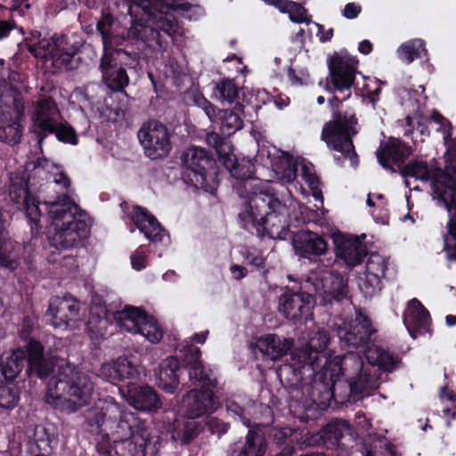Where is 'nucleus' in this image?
Returning a JSON list of instances; mask_svg holds the SVG:
<instances>
[{
  "instance_id": "obj_51",
  "label": "nucleus",
  "mask_w": 456,
  "mask_h": 456,
  "mask_svg": "<svg viewBox=\"0 0 456 456\" xmlns=\"http://www.w3.org/2000/svg\"><path fill=\"white\" fill-rule=\"evenodd\" d=\"M117 373L119 380L134 379L138 375L135 365L126 357H119L116 360Z\"/></svg>"
},
{
  "instance_id": "obj_58",
  "label": "nucleus",
  "mask_w": 456,
  "mask_h": 456,
  "mask_svg": "<svg viewBox=\"0 0 456 456\" xmlns=\"http://www.w3.org/2000/svg\"><path fill=\"white\" fill-rule=\"evenodd\" d=\"M147 247L140 246L131 256L132 267L136 271L144 269L147 265Z\"/></svg>"
},
{
  "instance_id": "obj_41",
  "label": "nucleus",
  "mask_w": 456,
  "mask_h": 456,
  "mask_svg": "<svg viewBox=\"0 0 456 456\" xmlns=\"http://www.w3.org/2000/svg\"><path fill=\"white\" fill-rule=\"evenodd\" d=\"M6 220L4 216L3 208L0 207V265L14 271L19 265V260L14 252L8 249V244L4 240Z\"/></svg>"
},
{
  "instance_id": "obj_59",
  "label": "nucleus",
  "mask_w": 456,
  "mask_h": 456,
  "mask_svg": "<svg viewBox=\"0 0 456 456\" xmlns=\"http://www.w3.org/2000/svg\"><path fill=\"white\" fill-rule=\"evenodd\" d=\"M98 376L111 383L119 381L117 373L116 361L103 363L99 370Z\"/></svg>"
},
{
  "instance_id": "obj_28",
  "label": "nucleus",
  "mask_w": 456,
  "mask_h": 456,
  "mask_svg": "<svg viewBox=\"0 0 456 456\" xmlns=\"http://www.w3.org/2000/svg\"><path fill=\"white\" fill-rule=\"evenodd\" d=\"M293 345L294 339L277 334L261 336L256 342V347L263 356L273 362L284 356L292 348Z\"/></svg>"
},
{
  "instance_id": "obj_44",
  "label": "nucleus",
  "mask_w": 456,
  "mask_h": 456,
  "mask_svg": "<svg viewBox=\"0 0 456 456\" xmlns=\"http://www.w3.org/2000/svg\"><path fill=\"white\" fill-rule=\"evenodd\" d=\"M220 112V129L223 134L231 135L243 126V119L240 116L231 110H218Z\"/></svg>"
},
{
  "instance_id": "obj_62",
  "label": "nucleus",
  "mask_w": 456,
  "mask_h": 456,
  "mask_svg": "<svg viewBox=\"0 0 456 456\" xmlns=\"http://www.w3.org/2000/svg\"><path fill=\"white\" fill-rule=\"evenodd\" d=\"M247 264L260 270L265 267V259L261 255H255L254 253L248 252L245 257Z\"/></svg>"
},
{
  "instance_id": "obj_30",
  "label": "nucleus",
  "mask_w": 456,
  "mask_h": 456,
  "mask_svg": "<svg viewBox=\"0 0 456 456\" xmlns=\"http://www.w3.org/2000/svg\"><path fill=\"white\" fill-rule=\"evenodd\" d=\"M266 444L264 435L259 430L249 429L245 441H238L230 445L228 456H264Z\"/></svg>"
},
{
  "instance_id": "obj_23",
  "label": "nucleus",
  "mask_w": 456,
  "mask_h": 456,
  "mask_svg": "<svg viewBox=\"0 0 456 456\" xmlns=\"http://www.w3.org/2000/svg\"><path fill=\"white\" fill-rule=\"evenodd\" d=\"M290 239L296 253L304 258L322 256L328 249L324 238L314 232H294Z\"/></svg>"
},
{
  "instance_id": "obj_17",
  "label": "nucleus",
  "mask_w": 456,
  "mask_h": 456,
  "mask_svg": "<svg viewBox=\"0 0 456 456\" xmlns=\"http://www.w3.org/2000/svg\"><path fill=\"white\" fill-rule=\"evenodd\" d=\"M120 206L130 221L151 242H161L167 234L166 229L146 208L136 205L129 210L126 202L121 203Z\"/></svg>"
},
{
  "instance_id": "obj_55",
  "label": "nucleus",
  "mask_w": 456,
  "mask_h": 456,
  "mask_svg": "<svg viewBox=\"0 0 456 456\" xmlns=\"http://www.w3.org/2000/svg\"><path fill=\"white\" fill-rule=\"evenodd\" d=\"M109 314L104 305H94L90 308V317L88 323L96 324L99 323V329L106 328V324L109 322Z\"/></svg>"
},
{
  "instance_id": "obj_18",
  "label": "nucleus",
  "mask_w": 456,
  "mask_h": 456,
  "mask_svg": "<svg viewBox=\"0 0 456 456\" xmlns=\"http://www.w3.org/2000/svg\"><path fill=\"white\" fill-rule=\"evenodd\" d=\"M412 152L411 146L400 139L390 137L380 143L376 154L380 166L395 174L399 172Z\"/></svg>"
},
{
  "instance_id": "obj_32",
  "label": "nucleus",
  "mask_w": 456,
  "mask_h": 456,
  "mask_svg": "<svg viewBox=\"0 0 456 456\" xmlns=\"http://www.w3.org/2000/svg\"><path fill=\"white\" fill-rule=\"evenodd\" d=\"M41 129L42 134L37 136V141L39 146L45 142V140L50 134H54L56 139L63 143L77 145L79 142L78 135L75 128L67 121H57L54 123V125H50L44 122L41 124Z\"/></svg>"
},
{
  "instance_id": "obj_15",
  "label": "nucleus",
  "mask_w": 456,
  "mask_h": 456,
  "mask_svg": "<svg viewBox=\"0 0 456 456\" xmlns=\"http://www.w3.org/2000/svg\"><path fill=\"white\" fill-rule=\"evenodd\" d=\"M137 136L145 156L151 160L166 158L172 150L169 130L157 119L143 123Z\"/></svg>"
},
{
  "instance_id": "obj_52",
  "label": "nucleus",
  "mask_w": 456,
  "mask_h": 456,
  "mask_svg": "<svg viewBox=\"0 0 456 456\" xmlns=\"http://www.w3.org/2000/svg\"><path fill=\"white\" fill-rule=\"evenodd\" d=\"M282 13H288L290 20L296 23L309 22L306 18V9L299 3L290 1L287 3L286 8Z\"/></svg>"
},
{
  "instance_id": "obj_31",
  "label": "nucleus",
  "mask_w": 456,
  "mask_h": 456,
  "mask_svg": "<svg viewBox=\"0 0 456 456\" xmlns=\"http://www.w3.org/2000/svg\"><path fill=\"white\" fill-rule=\"evenodd\" d=\"M365 285L379 284L381 279L389 281L395 274L394 269L389 267V257H385L378 252L370 254L365 265Z\"/></svg>"
},
{
  "instance_id": "obj_46",
  "label": "nucleus",
  "mask_w": 456,
  "mask_h": 456,
  "mask_svg": "<svg viewBox=\"0 0 456 456\" xmlns=\"http://www.w3.org/2000/svg\"><path fill=\"white\" fill-rule=\"evenodd\" d=\"M189 379L193 385L202 387H215L216 381L212 378V371L205 368L203 362L195 367H190Z\"/></svg>"
},
{
  "instance_id": "obj_7",
  "label": "nucleus",
  "mask_w": 456,
  "mask_h": 456,
  "mask_svg": "<svg viewBox=\"0 0 456 456\" xmlns=\"http://www.w3.org/2000/svg\"><path fill=\"white\" fill-rule=\"evenodd\" d=\"M8 192L11 200L20 205L24 210L32 238L37 237L42 232L40 208L41 201L33 194L29 188V178L25 173H12L10 175Z\"/></svg>"
},
{
  "instance_id": "obj_57",
  "label": "nucleus",
  "mask_w": 456,
  "mask_h": 456,
  "mask_svg": "<svg viewBox=\"0 0 456 456\" xmlns=\"http://www.w3.org/2000/svg\"><path fill=\"white\" fill-rule=\"evenodd\" d=\"M381 85L382 82L378 78L370 80V83L364 85L366 96L369 98L370 102L373 107H375L377 102L379 101V94H381L382 90Z\"/></svg>"
},
{
  "instance_id": "obj_42",
  "label": "nucleus",
  "mask_w": 456,
  "mask_h": 456,
  "mask_svg": "<svg viewBox=\"0 0 456 456\" xmlns=\"http://www.w3.org/2000/svg\"><path fill=\"white\" fill-rule=\"evenodd\" d=\"M427 53L428 50L425 47V42L421 39L408 41L398 49L399 58L407 64L421 58L422 55H427Z\"/></svg>"
},
{
  "instance_id": "obj_64",
  "label": "nucleus",
  "mask_w": 456,
  "mask_h": 456,
  "mask_svg": "<svg viewBox=\"0 0 456 456\" xmlns=\"http://www.w3.org/2000/svg\"><path fill=\"white\" fill-rule=\"evenodd\" d=\"M230 272L235 280H240L247 276L248 269L242 265L234 264L230 267Z\"/></svg>"
},
{
  "instance_id": "obj_38",
  "label": "nucleus",
  "mask_w": 456,
  "mask_h": 456,
  "mask_svg": "<svg viewBox=\"0 0 456 456\" xmlns=\"http://www.w3.org/2000/svg\"><path fill=\"white\" fill-rule=\"evenodd\" d=\"M28 357L22 349L13 350L10 354L3 356L0 362L1 371L5 379L12 380L21 372Z\"/></svg>"
},
{
  "instance_id": "obj_19",
  "label": "nucleus",
  "mask_w": 456,
  "mask_h": 456,
  "mask_svg": "<svg viewBox=\"0 0 456 456\" xmlns=\"http://www.w3.org/2000/svg\"><path fill=\"white\" fill-rule=\"evenodd\" d=\"M28 352V376L35 375L40 379H45L51 373H55V368L58 369L60 362H66L63 359L55 357H45L43 354L44 347L37 340H30L27 346Z\"/></svg>"
},
{
  "instance_id": "obj_29",
  "label": "nucleus",
  "mask_w": 456,
  "mask_h": 456,
  "mask_svg": "<svg viewBox=\"0 0 456 456\" xmlns=\"http://www.w3.org/2000/svg\"><path fill=\"white\" fill-rule=\"evenodd\" d=\"M61 117V111L57 103L51 96H45L38 100L32 116V124L29 127L30 133L38 136L42 134L41 124L47 123L54 125Z\"/></svg>"
},
{
  "instance_id": "obj_16",
  "label": "nucleus",
  "mask_w": 456,
  "mask_h": 456,
  "mask_svg": "<svg viewBox=\"0 0 456 456\" xmlns=\"http://www.w3.org/2000/svg\"><path fill=\"white\" fill-rule=\"evenodd\" d=\"M79 310V303L74 297H53L45 317L53 329L64 330L77 319Z\"/></svg>"
},
{
  "instance_id": "obj_61",
  "label": "nucleus",
  "mask_w": 456,
  "mask_h": 456,
  "mask_svg": "<svg viewBox=\"0 0 456 456\" xmlns=\"http://www.w3.org/2000/svg\"><path fill=\"white\" fill-rule=\"evenodd\" d=\"M302 177L305 181V183L309 185V187H314L315 183H320L318 176L313 171V169L306 166L303 165L301 168Z\"/></svg>"
},
{
  "instance_id": "obj_11",
  "label": "nucleus",
  "mask_w": 456,
  "mask_h": 456,
  "mask_svg": "<svg viewBox=\"0 0 456 456\" xmlns=\"http://www.w3.org/2000/svg\"><path fill=\"white\" fill-rule=\"evenodd\" d=\"M440 200L450 213L446 224L447 233L444 235V250L448 257L456 261V162L442 172Z\"/></svg>"
},
{
  "instance_id": "obj_34",
  "label": "nucleus",
  "mask_w": 456,
  "mask_h": 456,
  "mask_svg": "<svg viewBox=\"0 0 456 456\" xmlns=\"http://www.w3.org/2000/svg\"><path fill=\"white\" fill-rule=\"evenodd\" d=\"M15 109V118L5 126H0V141L9 145H15L20 142L23 133V127L20 120L24 116V104L17 98L12 101Z\"/></svg>"
},
{
  "instance_id": "obj_36",
  "label": "nucleus",
  "mask_w": 456,
  "mask_h": 456,
  "mask_svg": "<svg viewBox=\"0 0 456 456\" xmlns=\"http://www.w3.org/2000/svg\"><path fill=\"white\" fill-rule=\"evenodd\" d=\"M350 434V426L346 420H335L327 424L321 431L320 437L328 449L339 447L342 438Z\"/></svg>"
},
{
  "instance_id": "obj_21",
  "label": "nucleus",
  "mask_w": 456,
  "mask_h": 456,
  "mask_svg": "<svg viewBox=\"0 0 456 456\" xmlns=\"http://www.w3.org/2000/svg\"><path fill=\"white\" fill-rule=\"evenodd\" d=\"M182 408L186 418L194 419L214 411L217 401L211 390L191 389L184 395Z\"/></svg>"
},
{
  "instance_id": "obj_50",
  "label": "nucleus",
  "mask_w": 456,
  "mask_h": 456,
  "mask_svg": "<svg viewBox=\"0 0 456 456\" xmlns=\"http://www.w3.org/2000/svg\"><path fill=\"white\" fill-rule=\"evenodd\" d=\"M18 401L19 393L15 386L0 387V407L12 409L17 405Z\"/></svg>"
},
{
  "instance_id": "obj_12",
  "label": "nucleus",
  "mask_w": 456,
  "mask_h": 456,
  "mask_svg": "<svg viewBox=\"0 0 456 456\" xmlns=\"http://www.w3.org/2000/svg\"><path fill=\"white\" fill-rule=\"evenodd\" d=\"M117 325L130 333L140 334L151 343L159 342L163 333L157 321L139 307L126 305L112 314Z\"/></svg>"
},
{
  "instance_id": "obj_49",
  "label": "nucleus",
  "mask_w": 456,
  "mask_h": 456,
  "mask_svg": "<svg viewBox=\"0 0 456 456\" xmlns=\"http://www.w3.org/2000/svg\"><path fill=\"white\" fill-rule=\"evenodd\" d=\"M205 141L209 147L215 149L220 160H223L225 155L230 154L227 151L228 150H230V146L225 142V138L223 135L216 132H208L206 134Z\"/></svg>"
},
{
  "instance_id": "obj_56",
  "label": "nucleus",
  "mask_w": 456,
  "mask_h": 456,
  "mask_svg": "<svg viewBox=\"0 0 456 456\" xmlns=\"http://www.w3.org/2000/svg\"><path fill=\"white\" fill-rule=\"evenodd\" d=\"M114 20L110 14H103L101 20L96 24V30L102 36L104 48L108 43L111 41L110 29L113 25Z\"/></svg>"
},
{
  "instance_id": "obj_1",
  "label": "nucleus",
  "mask_w": 456,
  "mask_h": 456,
  "mask_svg": "<svg viewBox=\"0 0 456 456\" xmlns=\"http://www.w3.org/2000/svg\"><path fill=\"white\" fill-rule=\"evenodd\" d=\"M364 354L367 365L354 353L330 359L320 377H329L331 384L314 379L311 385V400L316 404H329L331 399L340 403L358 400L360 395L379 387V369L392 371L398 363L396 357L376 345L364 349Z\"/></svg>"
},
{
  "instance_id": "obj_40",
  "label": "nucleus",
  "mask_w": 456,
  "mask_h": 456,
  "mask_svg": "<svg viewBox=\"0 0 456 456\" xmlns=\"http://www.w3.org/2000/svg\"><path fill=\"white\" fill-rule=\"evenodd\" d=\"M402 177H411L416 180L428 181L433 176V169L423 160H410L407 164L404 163L399 170Z\"/></svg>"
},
{
  "instance_id": "obj_43",
  "label": "nucleus",
  "mask_w": 456,
  "mask_h": 456,
  "mask_svg": "<svg viewBox=\"0 0 456 456\" xmlns=\"http://www.w3.org/2000/svg\"><path fill=\"white\" fill-rule=\"evenodd\" d=\"M213 94L222 102L232 103L239 97V87L234 80L224 77L216 83Z\"/></svg>"
},
{
  "instance_id": "obj_33",
  "label": "nucleus",
  "mask_w": 456,
  "mask_h": 456,
  "mask_svg": "<svg viewBox=\"0 0 456 456\" xmlns=\"http://www.w3.org/2000/svg\"><path fill=\"white\" fill-rule=\"evenodd\" d=\"M179 362L175 357L163 360L156 372L158 386L167 393L173 394L179 384Z\"/></svg>"
},
{
  "instance_id": "obj_63",
  "label": "nucleus",
  "mask_w": 456,
  "mask_h": 456,
  "mask_svg": "<svg viewBox=\"0 0 456 456\" xmlns=\"http://www.w3.org/2000/svg\"><path fill=\"white\" fill-rule=\"evenodd\" d=\"M199 106L202 108L206 115L208 117V118L213 122L214 118H216V112L219 110L216 109V107L212 104L206 98H202L200 102H199Z\"/></svg>"
},
{
  "instance_id": "obj_54",
  "label": "nucleus",
  "mask_w": 456,
  "mask_h": 456,
  "mask_svg": "<svg viewBox=\"0 0 456 456\" xmlns=\"http://www.w3.org/2000/svg\"><path fill=\"white\" fill-rule=\"evenodd\" d=\"M184 363L190 367H195L197 364L202 362L200 361L201 351L199 347L193 345H186L180 350Z\"/></svg>"
},
{
  "instance_id": "obj_22",
  "label": "nucleus",
  "mask_w": 456,
  "mask_h": 456,
  "mask_svg": "<svg viewBox=\"0 0 456 456\" xmlns=\"http://www.w3.org/2000/svg\"><path fill=\"white\" fill-rule=\"evenodd\" d=\"M99 69L102 72V83L111 91L121 92L128 86L129 77L126 69L118 64L112 53L104 51Z\"/></svg>"
},
{
  "instance_id": "obj_2",
  "label": "nucleus",
  "mask_w": 456,
  "mask_h": 456,
  "mask_svg": "<svg viewBox=\"0 0 456 456\" xmlns=\"http://www.w3.org/2000/svg\"><path fill=\"white\" fill-rule=\"evenodd\" d=\"M358 64L357 57L352 56L346 50L335 52L328 57L325 90L333 94L328 99L331 118L324 124L321 134V139L327 147L340 152L354 167L359 165V156L353 142L359 133L358 118L354 110L344 109V102L352 96Z\"/></svg>"
},
{
  "instance_id": "obj_35",
  "label": "nucleus",
  "mask_w": 456,
  "mask_h": 456,
  "mask_svg": "<svg viewBox=\"0 0 456 456\" xmlns=\"http://www.w3.org/2000/svg\"><path fill=\"white\" fill-rule=\"evenodd\" d=\"M129 403L135 409L145 411H156L161 406L158 394L149 386L139 387L131 391Z\"/></svg>"
},
{
  "instance_id": "obj_27",
  "label": "nucleus",
  "mask_w": 456,
  "mask_h": 456,
  "mask_svg": "<svg viewBox=\"0 0 456 456\" xmlns=\"http://www.w3.org/2000/svg\"><path fill=\"white\" fill-rule=\"evenodd\" d=\"M430 315L428 311L416 298L408 303L403 314V323L413 338L428 331Z\"/></svg>"
},
{
  "instance_id": "obj_10",
  "label": "nucleus",
  "mask_w": 456,
  "mask_h": 456,
  "mask_svg": "<svg viewBox=\"0 0 456 456\" xmlns=\"http://www.w3.org/2000/svg\"><path fill=\"white\" fill-rule=\"evenodd\" d=\"M222 161L224 167L235 180L232 183L233 189L239 197L244 200V202L248 201L255 196L254 191H264L268 186L262 185L254 176L256 168L251 159L230 153L225 155Z\"/></svg>"
},
{
  "instance_id": "obj_48",
  "label": "nucleus",
  "mask_w": 456,
  "mask_h": 456,
  "mask_svg": "<svg viewBox=\"0 0 456 456\" xmlns=\"http://www.w3.org/2000/svg\"><path fill=\"white\" fill-rule=\"evenodd\" d=\"M347 287H320L316 289L318 298L322 305L330 304L333 300L341 301L347 295Z\"/></svg>"
},
{
  "instance_id": "obj_8",
  "label": "nucleus",
  "mask_w": 456,
  "mask_h": 456,
  "mask_svg": "<svg viewBox=\"0 0 456 456\" xmlns=\"http://www.w3.org/2000/svg\"><path fill=\"white\" fill-rule=\"evenodd\" d=\"M51 213L55 221L62 222V226L48 237L51 248L61 251L85 245L91 230L85 220L77 219L70 211L62 208L52 210Z\"/></svg>"
},
{
  "instance_id": "obj_45",
  "label": "nucleus",
  "mask_w": 456,
  "mask_h": 456,
  "mask_svg": "<svg viewBox=\"0 0 456 456\" xmlns=\"http://www.w3.org/2000/svg\"><path fill=\"white\" fill-rule=\"evenodd\" d=\"M200 432V426L193 420H188L172 433V438L181 444H188L196 438Z\"/></svg>"
},
{
  "instance_id": "obj_39",
  "label": "nucleus",
  "mask_w": 456,
  "mask_h": 456,
  "mask_svg": "<svg viewBox=\"0 0 456 456\" xmlns=\"http://www.w3.org/2000/svg\"><path fill=\"white\" fill-rule=\"evenodd\" d=\"M226 411L230 416L240 420L244 426L251 427L250 411L254 403L247 397L232 396L226 400Z\"/></svg>"
},
{
  "instance_id": "obj_37",
  "label": "nucleus",
  "mask_w": 456,
  "mask_h": 456,
  "mask_svg": "<svg viewBox=\"0 0 456 456\" xmlns=\"http://www.w3.org/2000/svg\"><path fill=\"white\" fill-rule=\"evenodd\" d=\"M269 164L273 170L284 180L292 183L297 176V161L289 152L281 151V156L271 158L268 153Z\"/></svg>"
},
{
  "instance_id": "obj_3",
  "label": "nucleus",
  "mask_w": 456,
  "mask_h": 456,
  "mask_svg": "<svg viewBox=\"0 0 456 456\" xmlns=\"http://www.w3.org/2000/svg\"><path fill=\"white\" fill-rule=\"evenodd\" d=\"M248 201L243 202L239 219L244 230L252 235L273 240L290 239L293 232L288 221L289 210L279 200L275 189L267 186L264 191H254Z\"/></svg>"
},
{
  "instance_id": "obj_60",
  "label": "nucleus",
  "mask_w": 456,
  "mask_h": 456,
  "mask_svg": "<svg viewBox=\"0 0 456 456\" xmlns=\"http://www.w3.org/2000/svg\"><path fill=\"white\" fill-rule=\"evenodd\" d=\"M362 12V6L356 3H348L345 5L343 10V16L348 20H353L358 17Z\"/></svg>"
},
{
  "instance_id": "obj_24",
  "label": "nucleus",
  "mask_w": 456,
  "mask_h": 456,
  "mask_svg": "<svg viewBox=\"0 0 456 456\" xmlns=\"http://www.w3.org/2000/svg\"><path fill=\"white\" fill-rule=\"evenodd\" d=\"M119 413L118 403L112 397L100 400L97 404L88 409L85 418L88 426L94 430L106 432L110 420Z\"/></svg>"
},
{
  "instance_id": "obj_20",
  "label": "nucleus",
  "mask_w": 456,
  "mask_h": 456,
  "mask_svg": "<svg viewBox=\"0 0 456 456\" xmlns=\"http://www.w3.org/2000/svg\"><path fill=\"white\" fill-rule=\"evenodd\" d=\"M333 242L337 258L342 260L348 267L360 265L368 255L366 245L356 237H347L338 232L333 234Z\"/></svg>"
},
{
  "instance_id": "obj_53",
  "label": "nucleus",
  "mask_w": 456,
  "mask_h": 456,
  "mask_svg": "<svg viewBox=\"0 0 456 456\" xmlns=\"http://www.w3.org/2000/svg\"><path fill=\"white\" fill-rule=\"evenodd\" d=\"M12 17V9L0 4V39L6 37L15 27Z\"/></svg>"
},
{
  "instance_id": "obj_5",
  "label": "nucleus",
  "mask_w": 456,
  "mask_h": 456,
  "mask_svg": "<svg viewBox=\"0 0 456 456\" xmlns=\"http://www.w3.org/2000/svg\"><path fill=\"white\" fill-rule=\"evenodd\" d=\"M119 413L111 419L106 432L115 436V441L131 440L134 456H157L160 439L153 436L146 423L136 413L126 411L118 403Z\"/></svg>"
},
{
  "instance_id": "obj_47",
  "label": "nucleus",
  "mask_w": 456,
  "mask_h": 456,
  "mask_svg": "<svg viewBox=\"0 0 456 456\" xmlns=\"http://www.w3.org/2000/svg\"><path fill=\"white\" fill-rule=\"evenodd\" d=\"M30 452H42L45 454H51L52 447L46 429L42 426H37L34 431V436L29 441Z\"/></svg>"
},
{
  "instance_id": "obj_26",
  "label": "nucleus",
  "mask_w": 456,
  "mask_h": 456,
  "mask_svg": "<svg viewBox=\"0 0 456 456\" xmlns=\"http://www.w3.org/2000/svg\"><path fill=\"white\" fill-rule=\"evenodd\" d=\"M281 305L286 318L292 321L306 319L313 308L314 297L305 292L286 293L281 298Z\"/></svg>"
},
{
  "instance_id": "obj_4",
  "label": "nucleus",
  "mask_w": 456,
  "mask_h": 456,
  "mask_svg": "<svg viewBox=\"0 0 456 456\" xmlns=\"http://www.w3.org/2000/svg\"><path fill=\"white\" fill-rule=\"evenodd\" d=\"M94 392L92 378L66 362H60L59 372L47 384L46 402L67 413L90 403Z\"/></svg>"
},
{
  "instance_id": "obj_9",
  "label": "nucleus",
  "mask_w": 456,
  "mask_h": 456,
  "mask_svg": "<svg viewBox=\"0 0 456 456\" xmlns=\"http://www.w3.org/2000/svg\"><path fill=\"white\" fill-rule=\"evenodd\" d=\"M330 337L327 331L318 330L304 347L296 348L290 354L294 370H308L309 376L319 375L330 359L325 352Z\"/></svg>"
},
{
  "instance_id": "obj_6",
  "label": "nucleus",
  "mask_w": 456,
  "mask_h": 456,
  "mask_svg": "<svg viewBox=\"0 0 456 456\" xmlns=\"http://www.w3.org/2000/svg\"><path fill=\"white\" fill-rule=\"evenodd\" d=\"M181 174L187 184L211 194L218 187L219 167L213 154L204 148L190 146L181 154Z\"/></svg>"
},
{
  "instance_id": "obj_14",
  "label": "nucleus",
  "mask_w": 456,
  "mask_h": 456,
  "mask_svg": "<svg viewBox=\"0 0 456 456\" xmlns=\"http://www.w3.org/2000/svg\"><path fill=\"white\" fill-rule=\"evenodd\" d=\"M191 6V4L188 2L175 4H167L165 0H154V3H151L148 7L143 8L146 14L145 27H150L158 35L162 31L173 37L178 34L180 27L177 19L170 12V10L188 12Z\"/></svg>"
},
{
  "instance_id": "obj_25",
  "label": "nucleus",
  "mask_w": 456,
  "mask_h": 456,
  "mask_svg": "<svg viewBox=\"0 0 456 456\" xmlns=\"http://www.w3.org/2000/svg\"><path fill=\"white\" fill-rule=\"evenodd\" d=\"M42 48V57L52 61L56 69L72 70L77 68V60L75 59L76 51H66L57 41L43 39L39 42Z\"/></svg>"
},
{
  "instance_id": "obj_13",
  "label": "nucleus",
  "mask_w": 456,
  "mask_h": 456,
  "mask_svg": "<svg viewBox=\"0 0 456 456\" xmlns=\"http://www.w3.org/2000/svg\"><path fill=\"white\" fill-rule=\"evenodd\" d=\"M333 330L337 332L340 341L353 348L371 346V337L377 332L371 320L368 315L357 309L355 318L346 322L342 318L335 319Z\"/></svg>"
}]
</instances>
